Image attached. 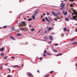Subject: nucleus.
Returning <instances> with one entry per match:
<instances>
[{"instance_id": "obj_1", "label": "nucleus", "mask_w": 77, "mask_h": 77, "mask_svg": "<svg viewBox=\"0 0 77 77\" xmlns=\"http://www.w3.org/2000/svg\"><path fill=\"white\" fill-rule=\"evenodd\" d=\"M49 38L50 40H51V41H53V37L52 35H50L49 36Z\"/></svg>"}, {"instance_id": "obj_2", "label": "nucleus", "mask_w": 77, "mask_h": 77, "mask_svg": "<svg viewBox=\"0 0 77 77\" xmlns=\"http://www.w3.org/2000/svg\"><path fill=\"white\" fill-rule=\"evenodd\" d=\"M39 10H37V11H36L35 13L34 14V15L36 16V14H37L38 12H39Z\"/></svg>"}, {"instance_id": "obj_3", "label": "nucleus", "mask_w": 77, "mask_h": 77, "mask_svg": "<svg viewBox=\"0 0 77 77\" xmlns=\"http://www.w3.org/2000/svg\"><path fill=\"white\" fill-rule=\"evenodd\" d=\"M48 37L45 36L44 38V41H47V40L48 39Z\"/></svg>"}, {"instance_id": "obj_4", "label": "nucleus", "mask_w": 77, "mask_h": 77, "mask_svg": "<svg viewBox=\"0 0 77 77\" xmlns=\"http://www.w3.org/2000/svg\"><path fill=\"white\" fill-rule=\"evenodd\" d=\"M10 37V38H11V39H13V40H15V39L14 38V37H13V36H11Z\"/></svg>"}, {"instance_id": "obj_5", "label": "nucleus", "mask_w": 77, "mask_h": 77, "mask_svg": "<svg viewBox=\"0 0 77 77\" xmlns=\"http://www.w3.org/2000/svg\"><path fill=\"white\" fill-rule=\"evenodd\" d=\"M65 20L66 21H69V18H68L66 17L65 18Z\"/></svg>"}, {"instance_id": "obj_6", "label": "nucleus", "mask_w": 77, "mask_h": 77, "mask_svg": "<svg viewBox=\"0 0 77 77\" xmlns=\"http://www.w3.org/2000/svg\"><path fill=\"white\" fill-rule=\"evenodd\" d=\"M17 36H21V34L20 33H19L17 34Z\"/></svg>"}, {"instance_id": "obj_7", "label": "nucleus", "mask_w": 77, "mask_h": 77, "mask_svg": "<svg viewBox=\"0 0 77 77\" xmlns=\"http://www.w3.org/2000/svg\"><path fill=\"white\" fill-rule=\"evenodd\" d=\"M19 24H20V25H23V26H25V24H23V22H20V23H19Z\"/></svg>"}, {"instance_id": "obj_8", "label": "nucleus", "mask_w": 77, "mask_h": 77, "mask_svg": "<svg viewBox=\"0 0 77 77\" xmlns=\"http://www.w3.org/2000/svg\"><path fill=\"white\" fill-rule=\"evenodd\" d=\"M64 6H65V4H64L63 5H62V4L60 5V6L62 7V8H63V7H64Z\"/></svg>"}, {"instance_id": "obj_9", "label": "nucleus", "mask_w": 77, "mask_h": 77, "mask_svg": "<svg viewBox=\"0 0 77 77\" xmlns=\"http://www.w3.org/2000/svg\"><path fill=\"white\" fill-rule=\"evenodd\" d=\"M35 15H33L32 16V20H35Z\"/></svg>"}, {"instance_id": "obj_10", "label": "nucleus", "mask_w": 77, "mask_h": 77, "mask_svg": "<svg viewBox=\"0 0 77 77\" xmlns=\"http://www.w3.org/2000/svg\"><path fill=\"white\" fill-rule=\"evenodd\" d=\"M29 74V75L30 76V77H33V75H32V74Z\"/></svg>"}, {"instance_id": "obj_11", "label": "nucleus", "mask_w": 77, "mask_h": 77, "mask_svg": "<svg viewBox=\"0 0 77 77\" xmlns=\"http://www.w3.org/2000/svg\"><path fill=\"white\" fill-rule=\"evenodd\" d=\"M3 48H1L0 49V51H3Z\"/></svg>"}, {"instance_id": "obj_12", "label": "nucleus", "mask_w": 77, "mask_h": 77, "mask_svg": "<svg viewBox=\"0 0 77 77\" xmlns=\"http://www.w3.org/2000/svg\"><path fill=\"white\" fill-rule=\"evenodd\" d=\"M63 30L64 31H66V30H67V29L66 28H64Z\"/></svg>"}, {"instance_id": "obj_13", "label": "nucleus", "mask_w": 77, "mask_h": 77, "mask_svg": "<svg viewBox=\"0 0 77 77\" xmlns=\"http://www.w3.org/2000/svg\"><path fill=\"white\" fill-rule=\"evenodd\" d=\"M53 51H54V53H57V50H53Z\"/></svg>"}, {"instance_id": "obj_14", "label": "nucleus", "mask_w": 77, "mask_h": 77, "mask_svg": "<svg viewBox=\"0 0 77 77\" xmlns=\"http://www.w3.org/2000/svg\"><path fill=\"white\" fill-rule=\"evenodd\" d=\"M57 14L58 15H60V14H61L60 12H59V11L57 12Z\"/></svg>"}, {"instance_id": "obj_15", "label": "nucleus", "mask_w": 77, "mask_h": 77, "mask_svg": "<svg viewBox=\"0 0 77 77\" xmlns=\"http://www.w3.org/2000/svg\"><path fill=\"white\" fill-rule=\"evenodd\" d=\"M32 18H31L30 19H28L27 20V21H32Z\"/></svg>"}, {"instance_id": "obj_16", "label": "nucleus", "mask_w": 77, "mask_h": 77, "mask_svg": "<svg viewBox=\"0 0 77 77\" xmlns=\"http://www.w3.org/2000/svg\"><path fill=\"white\" fill-rule=\"evenodd\" d=\"M47 55H49V56H51V54L50 53H46Z\"/></svg>"}, {"instance_id": "obj_17", "label": "nucleus", "mask_w": 77, "mask_h": 77, "mask_svg": "<svg viewBox=\"0 0 77 77\" xmlns=\"http://www.w3.org/2000/svg\"><path fill=\"white\" fill-rule=\"evenodd\" d=\"M20 30L22 31V30H24V29H23V28L21 27L20 28Z\"/></svg>"}, {"instance_id": "obj_18", "label": "nucleus", "mask_w": 77, "mask_h": 77, "mask_svg": "<svg viewBox=\"0 0 77 77\" xmlns=\"http://www.w3.org/2000/svg\"><path fill=\"white\" fill-rule=\"evenodd\" d=\"M66 14H67V11H66L64 13V15H66Z\"/></svg>"}, {"instance_id": "obj_19", "label": "nucleus", "mask_w": 77, "mask_h": 77, "mask_svg": "<svg viewBox=\"0 0 77 77\" xmlns=\"http://www.w3.org/2000/svg\"><path fill=\"white\" fill-rule=\"evenodd\" d=\"M4 53H2L0 54L1 56H3L4 55Z\"/></svg>"}, {"instance_id": "obj_20", "label": "nucleus", "mask_w": 77, "mask_h": 77, "mask_svg": "<svg viewBox=\"0 0 77 77\" xmlns=\"http://www.w3.org/2000/svg\"><path fill=\"white\" fill-rule=\"evenodd\" d=\"M52 29V28L50 27L48 29V30H51V29Z\"/></svg>"}, {"instance_id": "obj_21", "label": "nucleus", "mask_w": 77, "mask_h": 77, "mask_svg": "<svg viewBox=\"0 0 77 77\" xmlns=\"http://www.w3.org/2000/svg\"><path fill=\"white\" fill-rule=\"evenodd\" d=\"M35 30V29L34 28H32L31 29V31L33 32V31H34Z\"/></svg>"}, {"instance_id": "obj_22", "label": "nucleus", "mask_w": 77, "mask_h": 77, "mask_svg": "<svg viewBox=\"0 0 77 77\" xmlns=\"http://www.w3.org/2000/svg\"><path fill=\"white\" fill-rule=\"evenodd\" d=\"M23 22V24H25H25H26V22Z\"/></svg>"}, {"instance_id": "obj_23", "label": "nucleus", "mask_w": 77, "mask_h": 77, "mask_svg": "<svg viewBox=\"0 0 77 77\" xmlns=\"http://www.w3.org/2000/svg\"><path fill=\"white\" fill-rule=\"evenodd\" d=\"M42 21H43V22H44V21H45V19L44 18H43L42 19Z\"/></svg>"}, {"instance_id": "obj_24", "label": "nucleus", "mask_w": 77, "mask_h": 77, "mask_svg": "<svg viewBox=\"0 0 77 77\" xmlns=\"http://www.w3.org/2000/svg\"><path fill=\"white\" fill-rule=\"evenodd\" d=\"M39 59H40V60H42V59H43V58H42V57H40L39 58Z\"/></svg>"}, {"instance_id": "obj_25", "label": "nucleus", "mask_w": 77, "mask_h": 77, "mask_svg": "<svg viewBox=\"0 0 77 77\" xmlns=\"http://www.w3.org/2000/svg\"><path fill=\"white\" fill-rule=\"evenodd\" d=\"M45 19L46 20V21H47L48 20L47 17H45Z\"/></svg>"}, {"instance_id": "obj_26", "label": "nucleus", "mask_w": 77, "mask_h": 77, "mask_svg": "<svg viewBox=\"0 0 77 77\" xmlns=\"http://www.w3.org/2000/svg\"><path fill=\"white\" fill-rule=\"evenodd\" d=\"M74 40H75V39L73 38H72L71 39V40L70 41H74Z\"/></svg>"}, {"instance_id": "obj_27", "label": "nucleus", "mask_w": 77, "mask_h": 77, "mask_svg": "<svg viewBox=\"0 0 77 77\" xmlns=\"http://www.w3.org/2000/svg\"><path fill=\"white\" fill-rule=\"evenodd\" d=\"M7 57H8V56H6L4 58V59H5H5H7Z\"/></svg>"}, {"instance_id": "obj_28", "label": "nucleus", "mask_w": 77, "mask_h": 77, "mask_svg": "<svg viewBox=\"0 0 77 77\" xmlns=\"http://www.w3.org/2000/svg\"><path fill=\"white\" fill-rule=\"evenodd\" d=\"M3 28H6L7 27V26H6V25L4 26H3Z\"/></svg>"}, {"instance_id": "obj_29", "label": "nucleus", "mask_w": 77, "mask_h": 77, "mask_svg": "<svg viewBox=\"0 0 77 77\" xmlns=\"http://www.w3.org/2000/svg\"><path fill=\"white\" fill-rule=\"evenodd\" d=\"M55 14V16L56 17V16H57V13H54Z\"/></svg>"}, {"instance_id": "obj_30", "label": "nucleus", "mask_w": 77, "mask_h": 77, "mask_svg": "<svg viewBox=\"0 0 77 77\" xmlns=\"http://www.w3.org/2000/svg\"><path fill=\"white\" fill-rule=\"evenodd\" d=\"M52 42L51 41H49L48 42V44H51V43Z\"/></svg>"}, {"instance_id": "obj_31", "label": "nucleus", "mask_w": 77, "mask_h": 77, "mask_svg": "<svg viewBox=\"0 0 77 77\" xmlns=\"http://www.w3.org/2000/svg\"><path fill=\"white\" fill-rule=\"evenodd\" d=\"M0 69H3V66H1L0 67Z\"/></svg>"}, {"instance_id": "obj_32", "label": "nucleus", "mask_w": 77, "mask_h": 77, "mask_svg": "<svg viewBox=\"0 0 77 77\" xmlns=\"http://www.w3.org/2000/svg\"><path fill=\"white\" fill-rule=\"evenodd\" d=\"M47 21H48V23H50V22H51V21H50V20L48 19Z\"/></svg>"}, {"instance_id": "obj_33", "label": "nucleus", "mask_w": 77, "mask_h": 77, "mask_svg": "<svg viewBox=\"0 0 77 77\" xmlns=\"http://www.w3.org/2000/svg\"><path fill=\"white\" fill-rule=\"evenodd\" d=\"M44 53H47V51H46V50H45L44 51Z\"/></svg>"}, {"instance_id": "obj_34", "label": "nucleus", "mask_w": 77, "mask_h": 77, "mask_svg": "<svg viewBox=\"0 0 77 77\" xmlns=\"http://www.w3.org/2000/svg\"><path fill=\"white\" fill-rule=\"evenodd\" d=\"M14 29V27L11 28V30H13Z\"/></svg>"}, {"instance_id": "obj_35", "label": "nucleus", "mask_w": 77, "mask_h": 77, "mask_svg": "<svg viewBox=\"0 0 77 77\" xmlns=\"http://www.w3.org/2000/svg\"><path fill=\"white\" fill-rule=\"evenodd\" d=\"M49 75H50L48 74L47 75H46L45 76H46V77H48V76H49Z\"/></svg>"}, {"instance_id": "obj_36", "label": "nucleus", "mask_w": 77, "mask_h": 77, "mask_svg": "<svg viewBox=\"0 0 77 77\" xmlns=\"http://www.w3.org/2000/svg\"><path fill=\"white\" fill-rule=\"evenodd\" d=\"M44 33H47V31H45V32H44Z\"/></svg>"}, {"instance_id": "obj_37", "label": "nucleus", "mask_w": 77, "mask_h": 77, "mask_svg": "<svg viewBox=\"0 0 77 77\" xmlns=\"http://www.w3.org/2000/svg\"><path fill=\"white\" fill-rule=\"evenodd\" d=\"M8 70H9V71H10V72H9V73L11 72V69H10L9 68H8Z\"/></svg>"}, {"instance_id": "obj_38", "label": "nucleus", "mask_w": 77, "mask_h": 77, "mask_svg": "<svg viewBox=\"0 0 77 77\" xmlns=\"http://www.w3.org/2000/svg\"><path fill=\"white\" fill-rule=\"evenodd\" d=\"M54 72V71H52L50 72H50V73H51H51H52V72Z\"/></svg>"}, {"instance_id": "obj_39", "label": "nucleus", "mask_w": 77, "mask_h": 77, "mask_svg": "<svg viewBox=\"0 0 77 77\" xmlns=\"http://www.w3.org/2000/svg\"><path fill=\"white\" fill-rule=\"evenodd\" d=\"M43 56H44V57H45V56H46V55L45 54H43Z\"/></svg>"}, {"instance_id": "obj_40", "label": "nucleus", "mask_w": 77, "mask_h": 77, "mask_svg": "<svg viewBox=\"0 0 77 77\" xmlns=\"http://www.w3.org/2000/svg\"><path fill=\"white\" fill-rule=\"evenodd\" d=\"M7 77H11V75H9L7 76Z\"/></svg>"}, {"instance_id": "obj_41", "label": "nucleus", "mask_w": 77, "mask_h": 77, "mask_svg": "<svg viewBox=\"0 0 77 77\" xmlns=\"http://www.w3.org/2000/svg\"><path fill=\"white\" fill-rule=\"evenodd\" d=\"M73 14H74V15H76V14L75 13V12H73Z\"/></svg>"}, {"instance_id": "obj_42", "label": "nucleus", "mask_w": 77, "mask_h": 77, "mask_svg": "<svg viewBox=\"0 0 77 77\" xmlns=\"http://www.w3.org/2000/svg\"><path fill=\"white\" fill-rule=\"evenodd\" d=\"M26 45H27V44H29V43L28 42H26Z\"/></svg>"}, {"instance_id": "obj_43", "label": "nucleus", "mask_w": 77, "mask_h": 77, "mask_svg": "<svg viewBox=\"0 0 77 77\" xmlns=\"http://www.w3.org/2000/svg\"><path fill=\"white\" fill-rule=\"evenodd\" d=\"M54 20H55L56 21H57V19H56V18H54Z\"/></svg>"}, {"instance_id": "obj_44", "label": "nucleus", "mask_w": 77, "mask_h": 77, "mask_svg": "<svg viewBox=\"0 0 77 77\" xmlns=\"http://www.w3.org/2000/svg\"><path fill=\"white\" fill-rule=\"evenodd\" d=\"M51 12H52V13H54V14H55V12H54L53 11H52Z\"/></svg>"}, {"instance_id": "obj_45", "label": "nucleus", "mask_w": 77, "mask_h": 77, "mask_svg": "<svg viewBox=\"0 0 77 77\" xmlns=\"http://www.w3.org/2000/svg\"><path fill=\"white\" fill-rule=\"evenodd\" d=\"M47 14L48 15H50V14L48 12L47 13Z\"/></svg>"}, {"instance_id": "obj_46", "label": "nucleus", "mask_w": 77, "mask_h": 77, "mask_svg": "<svg viewBox=\"0 0 77 77\" xmlns=\"http://www.w3.org/2000/svg\"><path fill=\"white\" fill-rule=\"evenodd\" d=\"M63 14L65 13V11H63Z\"/></svg>"}, {"instance_id": "obj_47", "label": "nucleus", "mask_w": 77, "mask_h": 77, "mask_svg": "<svg viewBox=\"0 0 77 77\" xmlns=\"http://www.w3.org/2000/svg\"><path fill=\"white\" fill-rule=\"evenodd\" d=\"M57 45H58V44H56L55 45V46H57Z\"/></svg>"}, {"instance_id": "obj_48", "label": "nucleus", "mask_w": 77, "mask_h": 77, "mask_svg": "<svg viewBox=\"0 0 77 77\" xmlns=\"http://www.w3.org/2000/svg\"><path fill=\"white\" fill-rule=\"evenodd\" d=\"M62 53H61V54H58V55H62Z\"/></svg>"}, {"instance_id": "obj_49", "label": "nucleus", "mask_w": 77, "mask_h": 77, "mask_svg": "<svg viewBox=\"0 0 77 77\" xmlns=\"http://www.w3.org/2000/svg\"><path fill=\"white\" fill-rule=\"evenodd\" d=\"M17 67H18V68H20V66L18 65H17Z\"/></svg>"}, {"instance_id": "obj_50", "label": "nucleus", "mask_w": 77, "mask_h": 77, "mask_svg": "<svg viewBox=\"0 0 77 77\" xmlns=\"http://www.w3.org/2000/svg\"><path fill=\"white\" fill-rule=\"evenodd\" d=\"M74 44H77V42H74Z\"/></svg>"}, {"instance_id": "obj_51", "label": "nucleus", "mask_w": 77, "mask_h": 77, "mask_svg": "<svg viewBox=\"0 0 77 77\" xmlns=\"http://www.w3.org/2000/svg\"><path fill=\"white\" fill-rule=\"evenodd\" d=\"M14 58H15V57H12V59H14Z\"/></svg>"}, {"instance_id": "obj_52", "label": "nucleus", "mask_w": 77, "mask_h": 77, "mask_svg": "<svg viewBox=\"0 0 77 77\" xmlns=\"http://www.w3.org/2000/svg\"><path fill=\"white\" fill-rule=\"evenodd\" d=\"M70 20H74V18H70Z\"/></svg>"}, {"instance_id": "obj_53", "label": "nucleus", "mask_w": 77, "mask_h": 77, "mask_svg": "<svg viewBox=\"0 0 77 77\" xmlns=\"http://www.w3.org/2000/svg\"><path fill=\"white\" fill-rule=\"evenodd\" d=\"M75 32H77V29H75Z\"/></svg>"}, {"instance_id": "obj_54", "label": "nucleus", "mask_w": 77, "mask_h": 77, "mask_svg": "<svg viewBox=\"0 0 77 77\" xmlns=\"http://www.w3.org/2000/svg\"><path fill=\"white\" fill-rule=\"evenodd\" d=\"M70 0H70L71 1H71L73 2V1H74V0Z\"/></svg>"}, {"instance_id": "obj_55", "label": "nucleus", "mask_w": 77, "mask_h": 77, "mask_svg": "<svg viewBox=\"0 0 77 77\" xmlns=\"http://www.w3.org/2000/svg\"><path fill=\"white\" fill-rule=\"evenodd\" d=\"M14 67H17V65H15L14 66Z\"/></svg>"}, {"instance_id": "obj_56", "label": "nucleus", "mask_w": 77, "mask_h": 77, "mask_svg": "<svg viewBox=\"0 0 77 77\" xmlns=\"http://www.w3.org/2000/svg\"><path fill=\"white\" fill-rule=\"evenodd\" d=\"M74 45V43H72V45Z\"/></svg>"}, {"instance_id": "obj_57", "label": "nucleus", "mask_w": 77, "mask_h": 77, "mask_svg": "<svg viewBox=\"0 0 77 77\" xmlns=\"http://www.w3.org/2000/svg\"><path fill=\"white\" fill-rule=\"evenodd\" d=\"M5 65V66H8V64H6Z\"/></svg>"}, {"instance_id": "obj_58", "label": "nucleus", "mask_w": 77, "mask_h": 77, "mask_svg": "<svg viewBox=\"0 0 77 77\" xmlns=\"http://www.w3.org/2000/svg\"><path fill=\"white\" fill-rule=\"evenodd\" d=\"M61 4V5H63V3H62Z\"/></svg>"}, {"instance_id": "obj_59", "label": "nucleus", "mask_w": 77, "mask_h": 77, "mask_svg": "<svg viewBox=\"0 0 77 77\" xmlns=\"http://www.w3.org/2000/svg\"><path fill=\"white\" fill-rule=\"evenodd\" d=\"M57 56H59V54H57Z\"/></svg>"}, {"instance_id": "obj_60", "label": "nucleus", "mask_w": 77, "mask_h": 77, "mask_svg": "<svg viewBox=\"0 0 77 77\" xmlns=\"http://www.w3.org/2000/svg\"><path fill=\"white\" fill-rule=\"evenodd\" d=\"M37 72H39V70H37Z\"/></svg>"}, {"instance_id": "obj_61", "label": "nucleus", "mask_w": 77, "mask_h": 77, "mask_svg": "<svg viewBox=\"0 0 77 77\" xmlns=\"http://www.w3.org/2000/svg\"><path fill=\"white\" fill-rule=\"evenodd\" d=\"M29 27H30V26H32V24H31L30 25H29Z\"/></svg>"}, {"instance_id": "obj_62", "label": "nucleus", "mask_w": 77, "mask_h": 77, "mask_svg": "<svg viewBox=\"0 0 77 77\" xmlns=\"http://www.w3.org/2000/svg\"><path fill=\"white\" fill-rule=\"evenodd\" d=\"M64 1L66 2H67V0H64Z\"/></svg>"}, {"instance_id": "obj_63", "label": "nucleus", "mask_w": 77, "mask_h": 77, "mask_svg": "<svg viewBox=\"0 0 77 77\" xmlns=\"http://www.w3.org/2000/svg\"><path fill=\"white\" fill-rule=\"evenodd\" d=\"M74 20H75L76 21H77V19H74Z\"/></svg>"}, {"instance_id": "obj_64", "label": "nucleus", "mask_w": 77, "mask_h": 77, "mask_svg": "<svg viewBox=\"0 0 77 77\" xmlns=\"http://www.w3.org/2000/svg\"><path fill=\"white\" fill-rule=\"evenodd\" d=\"M54 24H53V26H54Z\"/></svg>"}]
</instances>
